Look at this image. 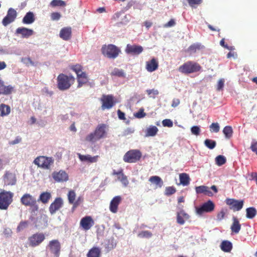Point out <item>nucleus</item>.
Instances as JSON below:
<instances>
[{
  "instance_id": "obj_1",
  "label": "nucleus",
  "mask_w": 257,
  "mask_h": 257,
  "mask_svg": "<svg viewBox=\"0 0 257 257\" xmlns=\"http://www.w3.org/2000/svg\"><path fill=\"white\" fill-rule=\"evenodd\" d=\"M75 78L72 75L60 74L57 78V88L61 91L68 90L74 84Z\"/></svg>"
},
{
  "instance_id": "obj_2",
  "label": "nucleus",
  "mask_w": 257,
  "mask_h": 257,
  "mask_svg": "<svg viewBox=\"0 0 257 257\" xmlns=\"http://www.w3.org/2000/svg\"><path fill=\"white\" fill-rule=\"evenodd\" d=\"M202 67L197 62L188 61L178 68V71L184 74L196 73L200 71Z\"/></svg>"
},
{
  "instance_id": "obj_3",
  "label": "nucleus",
  "mask_w": 257,
  "mask_h": 257,
  "mask_svg": "<svg viewBox=\"0 0 257 257\" xmlns=\"http://www.w3.org/2000/svg\"><path fill=\"white\" fill-rule=\"evenodd\" d=\"M105 128V124H99L93 133H90L86 137L85 140L89 142L94 143L105 137L106 136Z\"/></svg>"
},
{
  "instance_id": "obj_4",
  "label": "nucleus",
  "mask_w": 257,
  "mask_h": 257,
  "mask_svg": "<svg viewBox=\"0 0 257 257\" xmlns=\"http://www.w3.org/2000/svg\"><path fill=\"white\" fill-rule=\"evenodd\" d=\"M14 194L10 191L2 190L0 192V209L7 210L13 201Z\"/></svg>"
},
{
  "instance_id": "obj_5",
  "label": "nucleus",
  "mask_w": 257,
  "mask_h": 257,
  "mask_svg": "<svg viewBox=\"0 0 257 257\" xmlns=\"http://www.w3.org/2000/svg\"><path fill=\"white\" fill-rule=\"evenodd\" d=\"M102 54L110 59H115L121 52L120 49L113 44L103 45L101 48Z\"/></svg>"
},
{
  "instance_id": "obj_6",
  "label": "nucleus",
  "mask_w": 257,
  "mask_h": 257,
  "mask_svg": "<svg viewBox=\"0 0 257 257\" xmlns=\"http://www.w3.org/2000/svg\"><path fill=\"white\" fill-rule=\"evenodd\" d=\"M21 202L26 206L30 207L32 212L35 213L39 209L36 198L30 194L26 193L23 195L21 198Z\"/></svg>"
},
{
  "instance_id": "obj_7",
  "label": "nucleus",
  "mask_w": 257,
  "mask_h": 257,
  "mask_svg": "<svg viewBox=\"0 0 257 257\" xmlns=\"http://www.w3.org/2000/svg\"><path fill=\"white\" fill-rule=\"evenodd\" d=\"M142 154L139 150H131L127 151L123 157V160L125 163H135L140 160Z\"/></svg>"
},
{
  "instance_id": "obj_8",
  "label": "nucleus",
  "mask_w": 257,
  "mask_h": 257,
  "mask_svg": "<svg viewBox=\"0 0 257 257\" xmlns=\"http://www.w3.org/2000/svg\"><path fill=\"white\" fill-rule=\"evenodd\" d=\"M53 160L52 157H48L44 156L37 157L33 163L38 167L44 169H49L53 163Z\"/></svg>"
},
{
  "instance_id": "obj_9",
  "label": "nucleus",
  "mask_w": 257,
  "mask_h": 257,
  "mask_svg": "<svg viewBox=\"0 0 257 257\" xmlns=\"http://www.w3.org/2000/svg\"><path fill=\"white\" fill-rule=\"evenodd\" d=\"M45 238V235L43 232H36L28 237V243L29 246L35 247L40 245Z\"/></svg>"
},
{
  "instance_id": "obj_10",
  "label": "nucleus",
  "mask_w": 257,
  "mask_h": 257,
  "mask_svg": "<svg viewBox=\"0 0 257 257\" xmlns=\"http://www.w3.org/2000/svg\"><path fill=\"white\" fill-rule=\"evenodd\" d=\"M76 197V193L73 190L69 191L67 194V198L69 203L73 205L72 207L73 210H74L78 206L80 205L84 201L83 196H79L75 200Z\"/></svg>"
},
{
  "instance_id": "obj_11",
  "label": "nucleus",
  "mask_w": 257,
  "mask_h": 257,
  "mask_svg": "<svg viewBox=\"0 0 257 257\" xmlns=\"http://www.w3.org/2000/svg\"><path fill=\"white\" fill-rule=\"evenodd\" d=\"M111 19L115 22V25L118 27L127 24L130 21L128 16L125 15L122 12L115 13L112 17Z\"/></svg>"
},
{
  "instance_id": "obj_12",
  "label": "nucleus",
  "mask_w": 257,
  "mask_h": 257,
  "mask_svg": "<svg viewBox=\"0 0 257 257\" xmlns=\"http://www.w3.org/2000/svg\"><path fill=\"white\" fill-rule=\"evenodd\" d=\"M215 208V204L210 200L202 204L199 207L196 208V213L198 215H202L204 213H209L212 212Z\"/></svg>"
},
{
  "instance_id": "obj_13",
  "label": "nucleus",
  "mask_w": 257,
  "mask_h": 257,
  "mask_svg": "<svg viewBox=\"0 0 257 257\" xmlns=\"http://www.w3.org/2000/svg\"><path fill=\"white\" fill-rule=\"evenodd\" d=\"M225 203L229 206L230 209L233 211H237L241 210L243 206V200H236L235 199L227 198Z\"/></svg>"
},
{
  "instance_id": "obj_14",
  "label": "nucleus",
  "mask_w": 257,
  "mask_h": 257,
  "mask_svg": "<svg viewBox=\"0 0 257 257\" xmlns=\"http://www.w3.org/2000/svg\"><path fill=\"white\" fill-rule=\"evenodd\" d=\"M102 102L101 108L102 110L111 108L115 104L113 97L111 95H103L101 99Z\"/></svg>"
},
{
  "instance_id": "obj_15",
  "label": "nucleus",
  "mask_w": 257,
  "mask_h": 257,
  "mask_svg": "<svg viewBox=\"0 0 257 257\" xmlns=\"http://www.w3.org/2000/svg\"><path fill=\"white\" fill-rule=\"evenodd\" d=\"M50 251L54 254L56 257H58L60 255L61 244L59 241L57 239L51 240L48 245Z\"/></svg>"
},
{
  "instance_id": "obj_16",
  "label": "nucleus",
  "mask_w": 257,
  "mask_h": 257,
  "mask_svg": "<svg viewBox=\"0 0 257 257\" xmlns=\"http://www.w3.org/2000/svg\"><path fill=\"white\" fill-rule=\"evenodd\" d=\"M63 205V201L61 197H57L54 201L50 204L49 210L51 214H55Z\"/></svg>"
},
{
  "instance_id": "obj_17",
  "label": "nucleus",
  "mask_w": 257,
  "mask_h": 257,
  "mask_svg": "<svg viewBox=\"0 0 257 257\" xmlns=\"http://www.w3.org/2000/svg\"><path fill=\"white\" fill-rule=\"evenodd\" d=\"M94 224V221L90 216H86L83 217L80 222V227L84 230H89Z\"/></svg>"
},
{
  "instance_id": "obj_18",
  "label": "nucleus",
  "mask_w": 257,
  "mask_h": 257,
  "mask_svg": "<svg viewBox=\"0 0 257 257\" xmlns=\"http://www.w3.org/2000/svg\"><path fill=\"white\" fill-rule=\"evenodd\" d=\"M143 47L140 45L127 44L125 52L127 54L138 55L143 51Z\"/></svg>"
},
{
  "instance_id": "obj_19",
  "label": "nucleus",
  "mask_w": 257,
  "mask_h": 257,
  "mask_svg": "<svg viewBox=\"0 0 257 257\" xmlns=\"http://www.w3.org/2000/svg\"><path fill=\"white\" fill-rule=\"evenodd\" d=\"M17 17L16 11L10 8L8 11L7 16L3 19L2 23L4 26H6L14 22Z\"/></svg>"
},
{
  "instance_id": "obj_20",
  "label": "nucleus",
  "mask_w": 257,
  "mask_h": 257,
  "mask_svg": "<svg viewBox=\"0 0 257 257\" xmlns=\"http://www.w3.org/2000/svg\"><path fill=\"white\" fill-rule=\"evenodd\" d=\"M4 183L6 185H14L16 183V175L10 171H6L3 177Z\"/></svg>"
},
{
  "instance_id": "obj_21",
  "label": "nucleus",
  "mask_w": 257,
  "mask_h": 257,
  "mask_svg": "<svg viewBox=\"0 0 257 257\" xmlns=\"http://www.w3.org/2000/svg\"><path fill=\"white\" fill-rule=\"evenodd\" d=\"M52 177L57 182H64L68 180V175L64 171L60 170L59 172H54L52 173Z\"/></svg>"
},
{
  "instance_id": "obj_22",
  "label": "nucleus",
  "mask_w": 257,
  "mask_h": 257,
  "mask_svg": "<svg viewBox=\"0 0 257 257\" xmlns=\"http://www.w3.org/2000/svg\"><path fill=\"white\" fill-rule=\"evenodd\" d=\"M112 174V175H116L117 179L121 182L124 187H126L128 185L129 182L127 176L124 174L122 169H120L118 171L114 170Z\"/></svg>"
},
{
  "instance_id": "obj_23",
  "label": "nucleus",
  "mask_w": 257,
  "mask_h": 257,
  "mask_svg": "<svg viewBox=\"0 0 257 257\" xmlns=\"http://www.w3.org/2000/svg\"><path fill=\"white\" fill-rule=\"evenodd\" d=\"M121 201L120 196H116L113 198L110 203L109 209L112 213H116L118 210V206Z\"/></svg>"
},
{
  "instance_id": "obj_24",
  "label": "nucleus",
  "mask_w": 257,
  "mask_h": 257,
  "mask_svg": "<svg viewBox=\"0 0 257 257\" xmlns=\"http://www.w3.org/2000/svg\"><path fill=\"white\" fill-rule=\"evenodd\" d=\"M16 33L17 34L21 35L22 38H28L33 35L34 31L32 29L25 27H20L17 29Z\"/></svg>"
},
{
  "instance_id": "obj_25",
  "label": "nucleus",
  "mask_w": 257,
  "mask_h": 257,
  "mask_svg": "<svg viewBox=\"0 0 257 257\" xmlns=\"http://www.w3.org/2000/svg\"><path fill=\"white\" fill-rule=\"evenodd\" d=\"M159 67L158 62L153 58L146 62V68L148 72H152L156 70Z\"/></svg>"
},
{
  "instance_id": "obj_26",
  "label": "nucleus",
  "mask_w": 257,
  "mask_h": 257,
  "mask_svg": "<svg viewBox=\"0 0 257 257\" xmlns=\"http://www.w3.org/2000/svg\"><path fill=\"white\" fill-rule=\"evenodd\" d=\"M60 37L65 41H68L71 38L72 29L71 27H64L60 32Z\"/></svg>"
},
{
  "instance_id": "obj_27",
  "label": "nucleus",
  "mask_w": 257,
  "mask_h": 257,
  "mask_svg": "<svg viewBox=\"0 0 257 257\" xmlns=\"http://www.w3.org/2000/svg\"><path fill=\"white\" fill-rule=\"evenodd\" d=\"M189 217L187 213L183 210H181L177 213V222L180 225H183L185 221L189 218Z\"/></svg>"
},
{
  "instance_id": "obj_28",
  "label": "nucleus",
  "mask_w": 257,
  "mask_h": 257,
  "mask_svg": "<svg viewBox=\"0 0 257 257\" xmlns=\"http://www.w3.org/2000/svg\"><path fill=\"white\" fill-rule=\"evenodd\" d=\"M78 157L81 161L91 163L96 162L99 158L98 155L92 157L90 155H83L80 154H78Z\"/></svg>"
},
{
  "instance_id": "obj_29",
  "label": "nucleus",
  "mask_w": 257,
  "mask_h": 257,
  "mask_svg": "<svg viewBox=\"0 0 257 257\" xmlns=\"http://www.w3.org/2000/svg\"><path fill=\"white\" fill-rule=\"evenodd\" d=\"M14 90V87L11 85L5 86L4 82L0 79V94L8 95L12 93Z\"/></svg>"
},
{
  "instance_id": "obj_30",
  "label": "nucleus",
  "mask_w": 257,
  "mask_h": 257,
  "mask_svg": "<svg viewBox=\"0 0 257 257\" xmlns=\"http://www.w3.org/2000/svg\"><path fill=\"white\" fill-rule=\"evenodd\" d=\"M77 87L80 88L88 82V78L85 72L81 73L77 76Z\"/></svg>"
},
{
  "instance_id": "obj_31",
  "label": "nucleus",
  "mask_w": 257,
  "mask_h": 257,
  "mask_svg": "<svg viewBox=\"0 0 257 257\" xmlns=\"http://www.w3.org/2000/svg\"><path fill=\"white\" fill-rule=\"evenodd\" d=\"M195 191L197 194L203 193L208 196H212L213 195L209 188L204 185L196 187Z\"/></svg>"
},
{
  "instance_id": "obj_32",
  "label": "nucleus",
  "mask_w": 257,
  "mask_h": 257,
  "mask_svg": "<svg viewBox=\"0 0 257 257\" xmlns=\"http://www.w3.org/2000/svg\"><path fill=\"white\" fill-rule=\"evenodd\" d=\"M232 219L233 222L231 225L230 229L232 233L237 234L240 230L241 225L236 217H233Z\"/></svg>"
},
{
  "instance_id": "obj_33",
  "label": "nucleus",
  "mask_w": 257,
  "mask_h": 257,
  "mask_svg": "<svg viewBox=\"0 0 257 257\" xmlns=\"http://www.w3.org/2000/svg\"><path fill=\"white\" fill-rule=\"evenodd\" d=\"M101 249L99 247H93L87 253V257H100Z\"/></svg>"
},
{
  "instance_id": "obj_34",
  "label": "nucleus",
  "mask_w": 257,
  "mask_h": 257,
  "mask_svg": "<svg viewBox=\"0 0 257 257\" xmlns=\"http://www.w3.org/2000/svg\"><path fill=\"white\" fill-rule=\"evenodd\" d=\"M35 21V17L32 12L27 13L23 19L22 22L25 24H31Z\"/></svg>"
},
{
  "instance_id": "obj_35",
  "label": "nucleus",
  "mask_w": 257,
  "mask_h": 257,
  "mask_svg": "<svg viewBox=\"0 0 257 257\" xmlns=\"http://www.w3.org/2000/svg\"><path fill=\"white\" fill-rule=\"evenodd\" d=\"M111 76H115L119 78H125L126 74L124 70L122 69H119L117 68H114L110 73Z\"/></svg>"
},
{
  "instance_id": "obj_36",
  "label": "nucleus",
  "mask_w": 257,
  "mask_h": 257,
  "mask_svg": "<svg viewBox=\"0 0 257 257\" xmlns=\"http://www.w3.org/2000/svg\"><path fill=\"white\" fill-rule=\"evenodd\" d=\"M220 247L224 252H230L232 249V245L229 241L224 240L221 242Z\"/></svg>"
},
{
  "instance_id": "obj_37",
  "label": "nucleus",
  "mask_w": 257,
  "mask_h": 257,
  "mask_svg": "<svg viewBox=\"0 0 257 257\" xmlns=\"http://www.w3.org/2000/svg\"><path fill=\"white\" fill-rule=\"evenodd\" d=\"M180 183L183 186H187L190 183V178L186 173H181L179 175Z\"/></svg>"
},
{
  "instance_id": "obj_38",
  "label": "nucleus",
  "mask_w": 257,
  "mask_h": 257,
  "mask_svg": "<svg viewBox=\"0 0 257 257\" xmlns=\"http://www.w3.org/2000/svg\"><path fill=\"white\" fill-rule=\"evenodd\" d=\"M149 181L159 187H161L163 185V181L162 179L158 176L151 177L149 179Z\"/></svg>"
},
{
  "instance_id": "obj_39",
  "label": "nucleus",
  "mask_w": 257,
  "mask_h": 257,
  "mask_svg": "<svg viewBox=\"0 0 257 257\" xmlns=\"http://www.w3.org/2000/svg\"><path fill=\"white\" fill-rule=\"evenodd\" d=\"M158 132V128L154 125L150 126L146 131V137H154Z\"/></svg>"
},
{
  "instance_id": "obj_40",
  "label": "nucleus",
  "mask_w": 257,
  "mask_h": 257,
  "mask_svg": "<svg viewBox=\"0 0 257 257\" xmlns=\"http://www.w3.org/2000/svg\"><path fill=\"white\" fill-rule=\"evenodd\" d=\"M11 112L10 107L5 104H0V115L2 116L8 115Z\"/></svg>"
},
{
  "instance_id": "obj_41",
  "label": "nucleus",
  "mask_w": 257,
  "mask_h": 257,
  "mask_svg": "<svg viewBox=\"0 0 257 257\" xmlns=\"http://www.w3.org/2000/svg\"><path fill=\"white\" fill-rule=\"evenodd\" d=\"M51 197L50 193L48 192L42 193L38 199V201H41L44 204H46L48 202L49 200Z\"/></svg>"
},
{
  "instance_id": "obj_42",
  "label": "nucleus",
  "mask_w": 257,
  "mask_h": 257,
  "mask_svg": "<svg viewBox=\"0 0 257 257\" xmlns=\"http://www.w3.org/2000/svg\"><path fill=\"white\" fill-rule=\"evenodd\" d=\"M246 216L247 218L249 219H252L254 218L256 214V210L255 208L252 207L247 208L246 209Z\"/></svg>"
},
{
  "instance_id": "obj_43",
  "label": "nucleus",
  "mask_w": 257,
  "mask_h": 257,
  "mask_svg": "<svg viewBox=\"0 0 257 257\" xmlns=\"http://www.w3.org/2000/svg\"><path fill=\"white\" fill-rule=\"evenodd\" d=\"M223 133L224 134L226 138L229 139L232 136L233 130L230 126H226L223 130Z\"/></svg>"
},
{
  "instance_id": "obj_44",
  "label": "nucleus",
  "mask_w": 257,
  "mask_h": 257,
  "mask_svg": "<svg viewBox=\"0 0 257 257\" xmlns=\"http://www.w3.org/2000/svg\"><path fill=\"white\" fill-rule=\"evenodd\" d=\"M29 223L28 221L25 220L21 221L17 226V231L20 232L27 228L28 227Z\"/></svg>"
},
{
  "instance_id": "obj_45",
  "label": "nucleus",
  "mask_w": 257,
  "mask_h": 257,
  "mask_svg": "<svg viewBox=\"0 0 257 257\" xmlns=\"http://www.w3.org/2000/svg\"><path fill=\"white\" fill-rule=\"evenodd\" d=\"M216 164L219 166H221L224 165L226 161V158L225 157L222 155H219L217 156L215 158Z\"/></svg>"
},
{
  "instance_id": "obj_46",
  "label": "nucleus",
  "mask_w": 257,
  "mask_h": 257,
  "mask_svg": "<svg viewBox=\"0 0 257 257\" xmlns=\"http://www.w3.org/2000/svg\"><path fill=\"white\" fill-rule=\"evenodd\" d=\"M204 144L205 146L207 147L209 149H214L216 145V143L215 141L210 139L205 140L204 141Z\"/></svg>"
},
{
  "instance_id": "obj_47",
  "label": "nucleus",
  "mask_w": 257,
  "mask_h": 257,
  "mask_svg": "<svg viewBox=\"0 0 257 257\" xmlns=\"http://www.w3.org/2000/svg\"><path fill=\"white\" fill-rule=\"evenodd\" d=\"M50 5L53 7H65L66 5V3L62 0H53L51 1Z\"/></svg>"
},
{
  "instance_id": "obj_48",
  "label": "nucleus",
  "mask_w": 257,
  "mask_h": 257,
  "mask_svg": "<svg viewBox=\"0 0 257 257\" xmlns=\"http://www.w3.org/2000/svg\"><path fill=\"white\" fill-rule=\"evenodd\" d=\"M138 236L140 238H149L152 237V233L148 230L142 231L139 233Z\"/></svg>"
},
{
  "instance_id": "obj_49",
  "label": "nucleus",
  "mask_w": 257,
  "mask_h": 257,
  "mask_svg": "<svg viewBox=\"0 0 257 257\" xmlns=\"http://www.w3.org/2000/svg\"><path fill=\"white\" fill-rule=\"evenodd\" d=\"M201 48V45L198 44H193L190 46L188 49V51L195 53L197 50H199Z\"/></svg>"
},
{
  "instance_id": "obj_50",
  "label": "nucleus",
  "mask_w": 257,
  "mask_h": 257,
  "mask_svg": "<svg viewBox=\"0 0 257 257\" xmlns=\"http://www.w3.org/2000/svg\"><path fill=\"white\" fill-rule=\"evenodd\" d=\"M210 129L211 132L218 133L219 131L220 127L217 122H213L210 125Z\"/></svg>"
},
{
  "instance_id": "obj_51",
  "label": "nucleus",
  "mask_w": 257,
  "mask_h": 257,
  "mask_svg": "<svg viewBox=\"0 0 257 257\" xmlns=\"http://www.w3.org/2000/svg\"><path fill=\"white\" fill-rule=\"evenodd\" d=\"M146 115V113L144 112V108H142L139 110L134 114V116L138 118H142Z\"/></svg>"
},
{
  "instance_id": "obj_52",
  "label": "nucleus",
  "mask_w": 257,
  "mask_h": 257,
  "mask_svg": "<svg viewBox=\"0 0 257 257\" xmlns=\"http://www.w3.org/2000/svg\"><path fill=\"white\" fill-rule=\"evenodd\" d=\"M176 191V189L175 187L171 186V187H168L166 188L165 189V195L167 196H170L173 194H174Z\"/></svg>"
},
{
  "instance_id": "obj_53",
  "label": "nucleus",
  "mask_w": 257,
  "mask_h": 257,
  "mask_svg": "<svg viewBox=\"0 0 257 257\" xmlns=\"http://www.w3.org/2000/svg\"><path fill=\"white\" fill-rule=\"evenodd\" d=\"M71 69L76 73L77 76L83 72L82 70V67L80 65L73 66L71 67Z\"/></svg>"
},
{
  "instance_id": "obj_54",
  "label": "nucleus",
  "mask_w": 257,
  "mask_h": 257,
  "mask_svg": "<svg viewBox=\"0 0 257 257\" xmlns=\"http://www.w3.org/2000/svg\"><path fill=\"white\" fill-rule=\"evenodd\" d=\"M146 92L150 97L153 98H155L159 94L158 90L155 89H148L146 90Z\"/></svg>"
},
{
  "instance_id": "obj_55",
  "label": "nucleus",
  "mask_w": 257,
  "mask_h": 257,
  "mask_svg": "<svg viewBox=\"0 0 257 257\" xmlns=\"http://www.w3.org/2000/svg\"><path fill=\"white\" fill-rule=\"evenodd\" d=\"M21 61L27 66H29V65L34 66L35 65L34 62L32 61L30 57L22 58Z\"/></svg>"
},
{
  "instance_id": "obj_56",
  "label": "nucleus",
  "mask_w": 257,
  "mask_h": 257,
  "mask_svg": "<svg viewBox=\"0 0 257 257\" xmlns=\"http://www.w3.org/2000/svg\"><path fill=\"white\" fill-rule=\"evenodd\" d=\"M191 133L195 136H198L200 133V127L197 125L193 126L191 128Z\"/></svg>"
},
{
  "instance_id": "obj_57",
  "label": "nucleus",
  "mask_w": 257,
  "mask_h": 257,
  "mask_svg": "<svg viewBox=\"0 0 257 257\" xmlns=\"http://www.w3.org/2000/svg\"><path fill=\"white\" fill-rule=\"evenodd\" d=\"M190 6L195 7L196 5H200L202 3V0H187Z\"/></svg>"
},
{
  "instance_id": "obj_58",
  "label": "nucleus",
  "mask_w": 257,
  "mask_h": 257,
  "mask_svg": "<svg viewBox=\"0 0 257 257\" xmlns=\"http://www.w3.org/2000/svg\"><path fill=\"white\" fill-rule=\"evenodd\" d=\"M162 124L164 126H167L169 127H172L173 123L172 121L170 119H165L162 121Z\"/></svg>"
},
{
  "instance_id": "obj_59",
  "label": "nucleus",
  "mask_w": 257,
  "mask_h": 257,
  "mask_svg": "<svg viewBox=\"0 0 257 257\" xmlns=\"http://www.w3.org/2000/svg\"><path fill=\"white\" fill-rule=\"evenodd\" d=\"M61 16L60 14L58 12H54L51 14V18L53 21L59 20Z\"/></svg>"
},
{
  "instance_id": "obj_60",
  "label": "nucleus",
  "mask_w": 257,
  "mask_h": 257,
  "mask_svg": "<svg viewBox=\"0 0 257 257\" xmlns=\"http://www.w3.org/2000/svg\"><path fill=\"white\" fill-rule=\"evenodd\" d=\"M176 25V22L174 19H171L168 23L164 25V28H170Z\"/></svg>"
},
{
  "instance_id": "obj_61",
  "label": "nucleus",
  "mask_w": 257,
  "mask_h": 257,
  "mask_svg": "<svg viewBox=\"0 0 257 257\" xmlns=\"http://www.w3.org/2000/svg\"><path fill=\"white\" fill-rule=\"evenodd\" d=\"M225 212L222 209L217 215V219L219 221L222 220L225 215Z\"/></svg>"
},
{
  "instance_id": "obj_62",
  "label": "nucleus",
  "mask_w": 257,
  "mask_h": 257,
  "mask_svg": "<svg viewBox=\"0 0 257 257\" xmlns=\"http://www.w3.org/2000/svg\"><path fill=\"white\" fill-rule=\"evenodd\" d=\"M21 141H22V138L18 136L16 138V139L14 141L10 142L9 144L10 145H14L20 143V142H21Z\"/></svg>"
},
{
  "instance_id": "obj_63",
  "label": "nucleus",
  "mask_w": 257,
  "mask_h": 257,
  "mask_svg": "<svg viewBox=\"0 0 257 257\" xmlns=\"http://www.w3.org/2000/svg\"><path fill=\"white\" fill-rule=\"evenodd\" d=\"M224 86V80L223 79H220L217 83V90L219 91L222 89Z\"/></svg>"
},
{
  "instance_id": "obj_64",
  "label": "nucleus",
  "mask_w": 257,
  "mask_h": 257,
  "mask_svg": "<svg viewBox=\"0 0 257 257\" xmlns=\"http://www.w3.org/2000/svg\"><path fill=\"white\" fill-rule=\"evenodd\" d=\"M251 150L254 152H255L257 154V142H252L251 143V146H250Z\"/></svg>"
}]
</instances>
